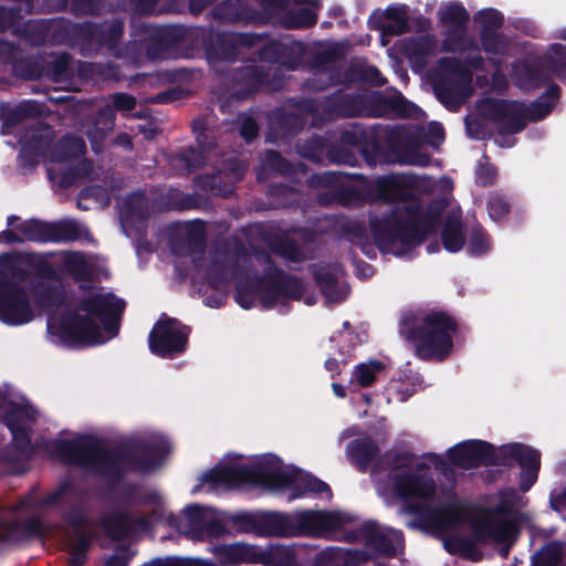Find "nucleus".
<instances>
[{"label": "nucleus", "mask_w": 566, "mask_h": 566, "mask_svg": "<svg viewBox=\"0 0 566 566\" xmlns=\"http://www.w3.org/2000/svg\"><path fill=\"white\" fill-rule=\"evenodd\" d=\"M467 130L468 134L473 138H484L486 135V129L484 124L475 116H469L467 118Z\"/></svg>", "instance_id": "obj_29"}, {"label": "nucleus", "mask_w": 566, "mask_h": 566, "mask_svg": "<svg viewBox=\"0 0 566 566\" xmlns=\"http://www.w3.org/2000/svg\"><path fill=\"white\" fill-rule=\"evenodd\" d=\"M127 559L123 555H113L106 562L105 566H126Z\"/></svg>", "instance_id": "obj_40"}, {"label": "nucleus", "mask_w": 566, "mask_h": 566, "mask_svg": "<svg viewBox=\"0 0 566 566\" xmlns=\"http://www.w3.org/2000/svg\"><path fill=\"white\" fill-rule=\"evenodd\" d=\"M557 95L558 88L556 86L551 87L547 92V96L545 97V99L532 107V109L528 113V117L532 120H538L546 116L551 112L554 102L557 98Z\"/></svg>", "instance_id": "obj_23"}, {"label": "nucleus", "mask_w": 566, "mask_h": 566, "mask_svg": "<svg viewBox=\"0 0 566 566\" xmlns=\"http://www.w3.org/2000/svg\"><path fill=\"white\" fill-rule=\"evenodd\" d=\"M302 289V284L298 281L292 280L287 283L285 294L291 298H300Z\"/></svg>", "instance_id": "obj_39"}, {"label": "nucleus", "mask_w": 566, "mask_h": 566, "mask_svg": "<svg viewBox=\"0 0 566 566\" xmlns=\"http://www.w3.org/2000/svg\"><path fill=\"white\" fill-rule=\"evenodd\" d=\"M440 72L441 83L436 82V94L448 108L453 109L471 94L469 71L458 62L444 59Z\"/></svg>", "instance_id": "obj_7"}, {"label": "nucleus", "mask_w": 566, "mask_h": 566, "mask_svg": "<svg viewBox=\"0 0 566 566\" xmlns=\"http://www.w3.org/2000/svg\"><path fill=\"white\" fill-rule=\"evenodd\" d=\"M515 77H516V81H517V84L518 85H525L524 81L522 78L518 77V74L517 72L515 73Z\"/></svg>", "instance_id": "obj_51"}, {"label": "nucleus", "mask_w": 566, "mask_h": 566, "mask_svg": "<svg viewBox=\"0 0 566 566\" xmlns=\"http://www.w3.org/2000/svg\"><path fill=\"white\" fill-rule=\"evenodd\" d=\"M59 494H60V491H56V492H53V493L49 494L44 500H42V503L43 504L55 503L57 501Z\"/></svg>", "instance_id": "obj_46"}, {"label": "nucleus", "mask_w": 566, "mask_h": 566, "mask_svg": "<svg viewBox=\"0 0 566 566\" xmlns=\"http://www.w3.org/2000/svg\"><path fill=\"white\" fill-rule=\"evenodd\" d=\"M203 514V509L199 505H192L188 506L185 510V516L189 521V524L193 525L195 527H202V523L200 521V517Z\"/></svg>", "instance_id": "obj_31"}, {"label": "nucleus", "mask_w": 566, "mask_h": 566, "mask_svg": "<svg viewBox=\"0 0 566 566\" xmlns=\"http://www.w3.org/2000/svg\"><path fill=\"white\" fill-rule=\"evenodd\" d=\"M411 165L424 166L428 163L427 156H417L415 158L409 159L408 161Z\"/></svg>", "instance_id": "obj_44"}, {"label": "nucleus", "mask_w": 566, "mask_h": 566, "mask_svg": "<svg viewBox=\"0 0 566 566\" xmlns=\"http://www.w3.org/2000/svg\"><path fill=\"white\" fill-rule=\"evenodd\" d=\"M439 13L442 21L455 25L462 24L468 17L463 7L458 3L446 4L440 9Z\"/></svg>", "instance_id": "obj_25"}, {"label": "nucleus", "mask_w": 566, "mask_h": 566, "mask_svg": "<svg viewBox=\"0 0 566 566\" xmlns=\"http://www.w3.org/2000/svg\"><path fill=\"white\" fill-rule=\"evenodd\" d=\"M268 156H269L272 160H274V159H276V158H277V155H276L275 153H273V151L269 153V154H268Z\"/></svg>", "instance_id": "obj_52"}, {"label": "nucleus", "mask_w": 566, "mask_h": 566, "mask_svg": "<svg viewBox=\"0 0 566 566\" xmlns=\"http://www.w3.org/2000/svg\"><path fill=\"white\" fill-rule=\"evenodd\" d=\"M480 19L485 23H489L490 27H496L501 23L502 18L501 14L492 9L481 11L479 14Z\"/></svg>", "instance_id": "obj_34"}, {"label": "nucleus", "mask_w": 566, "mask_h": 566, "mask_svg": "<svg viewBox=\"0 0 566 566\" xmlns=\"http://www.w3.org/2000/svg\"><path fill=\"white\" fill-rule=\"evenodd\" d=\"M332 389H333L334 394L339 398H344L346 395L345 388L339 384H333Z\"/></svg>", "instance_id": "obj_45"}, {"label": "nucleus", "mask_w": 566, "mask_h": 566, "mask_svg": "<svg viewBox=\"0 0 566 566\" xmlns=\"http://www.w3.org/2000/svg\"><path fill=\"white\" fill-rule=\"evenodd\" d=\"M446 547H447V549H449V551H454V548H452V547H451V545H450L449 543H446Z\"/></svg>", "instance_id": "obj_57"}, {"label": "nucleus", "mask_w": 566, "mask_h": 566, "mask_svg": "<svg viewBox=\"0 0 566 566\" xmlns=\"http://www.w3.org/2000/svg\"><path fill=\"white\" fill-rule=\"evenodd\" d=\"M348 455L359 464H365L376 453L375 444L368 440H360L352 442L347 448Z\"/></svg>", "instance_id": "obj_20"}, {"label": "nucleus", "mask_w": 566, "mask_h": 566, "mask_svg": "<svg viewBox=\"0 0 566 566\" xmlns=\"http://www.w3.org/2000/svg\"><path fill=\"white\" fill-rule=\"evenodd\" d=\"M7 259H8L7 256H1L0 258V264H3L7 261Z\"/></svg>", "instance_id": "obj_55"}, {"label": "nucleus", "mask_w": 566, "mask_h": 566, "mask_svg": "<svg viewBox=\"0 0 566 566\" xmlns=\"http://www.w3.org/2000/svg\"><path fill=\"white\" fill-rule=\"evenodd\" d=\"M397 195L392 193V195H388V198H394L396 197Z\"/></svg>", "instance_id": "obj_61"}, {"label": "nucleus", "mask_w": 566, "mask_h": 566, "mask_svg": "<svg viewBox=\"0 0 566 566\" xmlns=\"http://www.w3.org/2000/svg\"><path fill=\"white\" fill-rule=\"evenodd\" d=\"M48 172H49L50 177H51V178H53V176H52V175H53V169H52V168H49V169H48Z\"/></svg>", "instance_id": "obj_58"}, {"label": "nucleus", "mask_w": 566, "mask_h": 566, "mask_svg": "<svg viewBox=\"0 0 566 566\" xmlns=\"http://www.w3.org/2000/svg\"><path fill=\"white\" fill-rule=\"evenodd\" d=\"M433 133L437 136V138L442 139L443 130L439 125L433 126Z\"/></svg>", "instance_id": "obj_49"}, {"label": "nucleus", "mask_w": 566, "mask_h": 566, "mask_svg": "<svg viewBox=\"0 0 566 566\" xmlns=\"http://www.w3.org/2000/svg\"><path fill=\"white\" fill-rule=\"evenodd\" d=\"M56 454L65 462L90 464L91 457H97L98 452L92 448V442L86 437H76L72 440L56 442Z\"/></svg>", "instance_id": "obj_14"}, {"label": "nucleus", "mask_w": 566, "mask_h": 566, "mask_svg": "<svg viewBox=\"0 0 566 566\" xmlns=\"http://www.w3.org/2000/svg\"><path fill=\"white\" fill-rule=\"evenodd\" d=\"M552 505L555 510H560L564 505L563 501L552 500Z\"/></svg>", "instance_id": "obj_50"}, {"label": "nucleus", "mask_w": 566, "mask_h": 566, "mask_svg": "<svg viewBox=\"0 0 566 566\" xmlns=\"http://www.w3.org/2000/svg\"><path fill=\"white\" fill-rule=\"evenodd\" d=\"M73 563L76 564V565H80L82 563V558L81 557H75L73 559Z\"/></svg>", "instance_id": "obj_53"}, {"label": "nucleus", "mask_w": 566, "mask_h": 566, "mask_svg": "<svg viewBox=\"0 0 566 566\" xmlns=\"http://www.w3.org/2000/svg\"><path fill=\"white\" fill-rule=\"evenodd\" d=\"M207 274L209 276L210 284L213 287L219 289L221 285V281L224 277L223 265L219 263H212L207 270Z\"/></svg>", "instance_id": "obj_30"}, {"label": "nucleus", "mask_w": 566, "mask_h": 566, "mask_svg": "<svg viewBox=\"0 0 566 566\" xmlns=\"http://www.w3.org/2000/svg\"><path fill=\"white\" fill-rule=\"evenodd\" d=\"M562 36L566 39V30L562 33Z\"/></svg>", "instance_id": "obj_59"}, {"label": "nucleus", "mask_w": 566, "mask_h": 566, "mask_svg": "<svg viewBox=\"0 0 566 566\" xmlns=\"http://www.w3.org/2000/svg\"><path fill=\"white\" fill-rule=\"evenodd\" d=\"M23 237L31 241H71L78 237L76 224L73 222H64L56 224L52 228V231L44 233L41 229V224L36 221L23 223L21 227Z\"/></svg>", "instance_id": "obj_15"}, {"label": "nucleus", "mask_w": 566, "mask_h": 566, "mask_svg": "<svg viewBox=\"0 0 566 566\" xmlns=\"http://www.w3.org/2000/svg\"><path fill=\"white\" fill-rule=\"evenodd\" d=\"M4 420L17 447L25 450L30 443L29 429L34 420V410L28 406L6 405Z\"/></svg>", "instance_id": "obj_12"}, {"label": "nucleus", "mask_w": 566, "mask_h": 566, "mask_svg": "<svg viewBox=\"0 0 566 566\" xmlns=\"http://www.w3.org/2000/svg\"><path fill=\"white\" fill-rule=\"evenodd\" d=\"M479 112L485 119L503 120L501 132L495 138V143L501 147H511L514 139L509 135L524 127V120L521 118L522 109L515 103L488 99L480 104Z\"/></svg>", "instance_id": "obj_8"}, {"label": "nucleus", "mask_w": 566, "mask_h": 566, "mask_svg": "<svg viewBox=\"0 0 566 566\" xmlns=\"http://www.w3.org/2000/svg\"><path fill=\"white\" fill-rule=\"evenodd\" d=\"M547 63L557 74L566 70V45L553 44L547 52Z\"/></svg>", "instance_id": "obj_22"}, {"label": "nucleus", "mask_w": 566, "mask_h": 566, "mask_svg": "<svg viewBox=\"0 0 566 566\" xmlns=\"http://www.w3.org/2000/svg\"><path fill=\"white\" fill-rule=\"evenodd\" d=\"M240 483H255L269 489L286 491L290 500L310 493L326 499L332 495L325 482L308 473L283 465L273 454L259 458L253 468L237 460H224L201 476L200 484L193 489V492L200 489L208 491L229 489Z\"/></svg>", "instance_id": "obj_2"}, {"label": "nucleus", "mask_w": 566, "mask_h": 566, "mask_svg": "<svg viewBox=\"0 0 566 566\" xmlns=\"http://www.w3.org/2000/svg\"><path fill=\"white\" fill-rule=\"evenodd\" d=\"M222 551L229 556L230 562H238L243 558V547L240 544L223 547Z\"/></svg>", "instance_id": "obj_35"}, {"label": "nucleus", "mask_w": 566, "mask_h": 566, "mask_svg": "<svg viewBox=\"0 0 566 566\" xmlns=\"http://www.w3.org/2000/svg\"><path fill=\"white\" fill-rule=\"evenodd\" d=\"M451 321L440 313L426 315L412 335L417 355L423 359H440L451 349Z\"/></svg>", "instance_id": "obj_4"}, {"label": "nucleus", "mask_w": 566, "mask_h": 566, "mask_svg": "<svg viewBox=\"0 0 566 566\" xmlns=\"http://www.w3.org/2000/svg\"><path fill=\"white\" fill-rule=\"evenodd\" d=\"M85 151V144L81 138L71 137L62 142L54 154L51 156V161L69 160L71 157H77Z\"/></svg>", "instance_id": "obj_19"}, {"label": "nucleus", "mask_w": 566, "mask_h": 566, "mask_svg": "<svg viewBox=\"0 0 566 566\" xmlns=\"http://www.w3.org/2000/svg\"><path fill=\"white\" fill-rule=\"evenodd\" d=\"M295 518L300 531L313 536L327 535L349 522L347 515L337 512H301Z\"/></svg>", "instance_id": "obj_10"}, {"label": "nucleus", "mask_w": 566, "mask_h": 566, "mask_svg": "<svg viewBox=\"0 0 566 566\" xmlns=\"http://www.w3.org/2000/svg\"><path fill=\"white\" fill-rule=\"evenodd\" d=\"M493 454L492 447L480 440L465 441L451 448L448 452L450 461L463 469L486 463Z\"/></svg>", "instance_id": "obj_11"}, {"label": "nucleus", "mask_w": 566, "mask_h": 566, "mask_svg": "<svg viewBox=\"0 0 566 566\" xmlns=\"http://www.w3.org/2000/svg\"><path fill=\"white\" fill-rule=\"evenodd\" d=\"M0 240L11 242L15 240V237L11 232H2L0 234Z\"/></svg>", "instance_id": "obj_47"}, {"label": "nucleus", "mask_w": 566, "mask_h": 566, "mask_svg": "<svg viewBox=\"0 0 566 566\" xmlns=\"http://www.w3.org/2000/svg\"><path fill=\"white\" fill-rule=\"evenodd\" d=\"M124 302L111 294H95L73 314L48 324L52 342L69 346L103 344L116 336Z\"/></svg>", "instance_id": "obj_3"}, {"label": "nucleus", "mask_w": 566, "mask_h": 566, "mask_svg": "<svg viewBox=\"0 0 566 566\" xmlns=\"http://www.w3.org/2000/svg\"><path fill=\"white\" fill-rule=\"evenodd\" d=\"M504 48V43L499 38H488L484 40V49L488 53H493L497 51H502Z\"/></svg>", "instance_id": "obj_36"}, {"label": "nucleus", "mask_w": 566, "mask_h": 566, "mask_svg": "<svg viewBox=\"0 0 566 566\" xmlns=\"http://www.w3.org/2000/svg\"><path fill=\"white\" fill-rule=\"evenodd\" d=\"M59 262L63 265V269L76 277H84L87 275L93 266L90 259H86L81 253L65 252L59 255Z\"/></svg>", "instance_id": "obj_18"}, {"label": "nucleus", "mask_w": 566, "mask_h": 566, "mask_svg": "<svg viewBox=\"0 0 566 566\" xmlns=\"http://www.w3.org/2000/svg\"><path fill=\"white\" fill-rule=\"evenodd\" d=\"M316 22V14L312 9H303L296 15L287 19L286 25L293 29H300L313 25Z\"/></svg>", "instance_id": "obj_26"}, {"label": "nucleus", "mask_w": 566, "mask_h": 566, "mask_svg": "<svg viewBox=\"0 0 566 566\" xmlns=\"http://www.w3.org/2000/svg\"><path fill=\"white\" fill-rule=\"evenodd\" d=\"M402 182H403L402 178L396 177V176H392V177H389V178L382 180L384 186H398Z\"/></svg>", "instance_id": "obj_43"}, {"label": "nucleus", "mask_w": 566, "mask_h": 566, "mask_svg": "<svg viewBox=\"0 0 566 566\" xmlns=\"http://www.w3.org/2000/svg\"><path fill=\"white\" fill-rule=\"evenodd\" d=\"M238 302L241 304V307H244V304H242L240 300H238ZM245 307H248V305H245Z\"/></svg>", "instance_id": "obj_62"}, {"label": "nucleus", "mask_w": 566, "mask_h": 566, "mask_svg": "<svg viewBox=\"0 0 566 566\" xmlns=\"http://www.w3.org/2000/svg\"><path fill=\"white\" fill-rule=\"evenodd\" d=\"M188 329L175 319H160L149 335L150 350L161 357H172L185 350Z\"/></svg>", "instance_id": "obj_9"}, {"label": "nucleus", "mask_w": 566, "mask_h": 566, "mask_svg": "<svg viewBox=\"0 0 566 566\" xmlns=\"http://www.w3.org/2000/svg\"><path fill=\"white\" fill-rule=\"evenodd\" d=\"M113 103L117 109L130 111L135 107V98L126 94L115 95Z\"/></svg>", "instance_id": "obj_32"}, {"label": "nucleus", "mask_w": 566, "mask_h": 566, "mask_svg": "<svg viewBox=\"0 0 566 566\" xmlns=\"http://www.w3.org/2000/svg\"><path fill=\"white\" fill-rule=\"evenodd\" d=\"M322 291L329 302H338L346 297L347 291L344 286L338 287L334 280L323 281L318 277Z\"/></svg>", "instance_id": "obj_27"}, {"label": "nucleus", "mask_w": 566, "mask_h": 566, "mask_svg": "<svg viewBox=\"0 0 566 566\" xmlns=\"http://www.w3.org/2000/svg\"><path fill=\"white\" fill-rule=\"evenodd\" d=\"M154 468H155V465H148V467L143 468V470H153Z\"/></svg>", "instance_id": "obj_56"}, {"label": "nucleus", "mask_w": 566, "mask_h": 566, "mask_svg": "<svg viewBox=\"0 0 566 566\" xmlns=\"http://www.w3.org/2000/svg\"><path fill=\"white\" fill-rule=\"evenodd\" d=\"M256 124L252 119L248 118L243 122L241 134L245 139L253 138L256 135Z\"/></svg>", "instance_id": "obj_37"}, {"label": "nucleus", "mask_w": 566, "mask_h": 566, "mask_svg": "<svg viewBox=\"0 0 566 566\" xmlns=\"http://www.w3.org/2000/svg\"><path fill=\"white\" fill-rule=\"evenodd\" d=\"M507 450L522 465L521 488L527 491L536 481L539 454L536 450L517 443L507 446Z\"/></svg>", "instance_id": "obj_16"}, {"label": "nucleus", "mask_w": 566, "mask_h": 566, "mask_svg": "<svg viewBox=\"0 0 566 566\" xmlns=\"http://www.w3.org/2000/svg\"><path fill=\"white\" fill-rule=\"evenodd\" d=\"M325 367L327 370H329L331 373H339V368H338V361L337 359L335 358H328L326 361H325Z\"/></svg>", "instance_id": "obj_42"}, {"label": "nucleus", "mask_w": 566, "mask_h": 566, "mask_svg": "<svg viewBox=\"0 0 566 566\" xmlns=\"http://www.w3.org/2000/svg\"><path fill=\"white\" fill-rule=\"evenodd\" d=\"M440 459L428 454L401 464L391 471L385 481L378 483V494L388 504H400V511L413 520L410 527L436 535H444L455 530L465 516V509L459 502L441 506L437 503L434 471Z\"/></svg>", "instance_id": "obj_1"}, {"label": "nucleus", "mask_w": 566, "mask_h": 566, "mask_svg": "<svg viewBox=\"0 0 566 566\" xmlns=\"http://www.w3.org/2000/svg\"><path fill=\"white\" fill-rule=\"evenodd\" d=\"M384 371V365L380 361L371 360L357 365L349 380V387L354 390L360 387H368L376 381Z\"/></svg>", "instance_id": "obj_17"}, {"label": "nucleus", "mask_w": 566, "mask_h": 566, "mask_svg": "<svg viewBox=\"0 0 566 566\" xmlns=\"http://www.w3.org/2000/svg\"><path fill=\"white\" fill-rule=\"evenodd\" d=\"M363 532L364 539L379 554L390 555L401 547L402 536L399 531L380 528L375 523H367L364 525Z\"/></svg>", "instance_id": "obj_13"}, {"label": "nucleus", "mask_w": 566, "mask_h": 566, "mask_svg": "<svg viewBox=\"0 0 566 566\" xmlns=\"http://www.w3.org/2000/svg\"><path fill=\"white\" fill-rule=\"evenodd\" d=\"M386 31L389 32V33H400L403 31L405 29V23L403 21H398L397 22V25H391L390 23H388L386 27H385Z\"/></svg>", "instance_id": "obj_41"}, {"label": "nucleus", "mask_w": 566, "mask_h": 566, "mask_svg": "<svg viewBox=\"0 0 566 566\" xmlns=\"http://www.w3.org/2000/svg\"><path fill=\"white\" fill-rule=\"evenodd\" d=\"M14 219H15V217H10V218L8 219V223H9V224H12V223H13V221H14Z\"/></svg>", "instance_id": "obj_54"}, {"label": "nucleus", "mask_w": 566, "mask_h": 566, "mask_svg": "<svg viewBox=\"0 0 566 566\" xmlns=\"http://www.w3.org/2000/svg\"><path fill=\"white\" fill-rule=\"evenodd\" d=\"M444 248L450 252H458L463 247V237L458 221L449 223L442 233Z\"/></svg>", "instance_id": "obj_21"}, {"label": "nucleus", "mask_w": 566, "mask_h": 566, "mask_svg": "<svg viewBox=\"0 0 566 566\" xmlns=\"http://www.w3.org/2000/svg\"><path fill=\"white\" fill-rule=\"evenodd\" d=\"M494 176L495 171L491 167H480L478 170V179L483 185L492 182Z\"/></svg>", "instance_id": "obj_38"}, {"label": "nucleus", "mask_w": 566, "mask_h": 566, "mask_svg": "<svg viewBox=\"0 0 566 566\" xmlns=\"http://www.w3.org/2000/svg\"><path fill=\"white\" fill-rule=\"evenodd\" d=\"M489 249V242L486 240V237L482 232H474L470 244H469V251L473 255H480L486 252Z\"/></svg>", "instance_id": "obj_28"}, {"label": "nucleus", "mask_w": 566, "mask_h": 566, "mask_svg": "<svg viewBox=\"0 0 566 566\" xmlns=\"http://www.w3.org/2000/svg\"><path fill=\"white\" fill-rule=\"evenodd\" d=\"M471 66H472L473 69H476V65H475V63H474V62H472V63H471Z\"/></svg>", "instance_id": "obj_60"}, {"label": "nucleus", "mask_w": 566, "mask_h": 566, "mask_svg": "<svg viewBox=\"0 0 566 566\" xmlns=\"http://www.w3.org/2000/svg\"><path fill=\"white\" fill-rule=\"evenodd\" d=\"M295 1L298 2V3H306V4H310V6L316 7V6L319 4L321 0H295Z\"/></svg>", "instance_id": "obj_48"}, {"label": "nucleus", "mask_w": 566, "mask_h": 566, "mask_svg": "<svg viewBox=\"0 0 566 566\" xmlns=\"http://www.w3.org/2000/svg\"><path fill=\"white\" fill-rule=\"evenodd\" d=\"M560 554L558 544H549L539 551L533 562L534 566H556Z\"/></svg>", "instance_id": "obj_24"}, {"label": "nucleus", "mask_w": 566, "mask_h": 566, "mask_svg": "<svg viewBox=\"0 0 566 566\" xmlns=\"http://www.w3.org/2000/svg\"><path fill=\"white\" fill-rule=\"evenodd\" d=\"M475 534L482 542L510 546L517 535V514L506 504L496 507L478 522Z\"/></svg>", "instance_id": "obj_6"}, {"label": "nucleus", "mask_w": 566, "mask_h": 566, "mask_svg": "<svg viewBox=\"0 0 566 566\" xmlns=\"http://www.w3.org/2000/svg\"><path fill=\"white\" fill-rule=\"evenodd\" d=\"M371 231L379 248L395 255H403L422 241L413 224L402 222L396 216L374 219Z\"/></svg>", "instance_id": "obj_5"}, {"label": "nucleus", "mask_w": 566, "mask_h": 566, "mask_svg": "<svg viewBox=\"0 0 566 566\" xmlns=\"http://www.w3.org/2000/svg\"><path fill=\"white\" fill-rule=\"evenodd\" d=\"M507 210L506 203L502 199H493L489 202V213L493 219H500Z\"/></svg>", "instance_id": "obj_33"}]
</instances>
